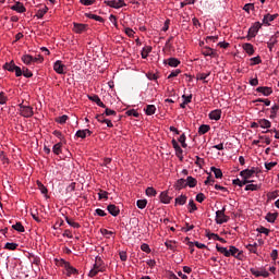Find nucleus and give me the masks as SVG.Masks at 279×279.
<instances>
[{
    "label": "nucleus",
    "mask_w": 279,
    "mask_h": 279,
    "mask_svg": "<svg viewBox=\"0 0 279 279\" xmlns=\"http://www.w3.org/2000/svg\"><path fill=\"white\" fill-rule=\"evenodd\" d=\"M65 221H66V223H68L69 226H71L72 228L78 229V228L82 227V226H80L78 222H75V221L71 220V218H69V217H65Z\"/></svg>",
    "instance_id": "obj_48"
},
{
    "label": "nucleus",
    "mask_w": 279,
    "mask_h": 279,
    "mask_svg": "<svg viewBox=\"0 0 279 279\" xmlns=\"http://www.w3.org/2000/svg\"><path fill=\"white\" fill-rule=\"evenodd\" d=\"M22 75H24V77H34V73H32L27 68L22 69Z\"/></svg>",
    "instance_id": "obj_53"
},
{
    "label": "nucleus",
    "mask_w": 279,
    "mask_h": 279,
    "mask_svg": "<svg viewBox=\"0 0 279 279\" xmlns=\"http://www.w3.org/2000/svg\"><path fill=\"white\" fill-rule=\"evenodd\" d=\"M189 210H190V213H195V210H197V205H195V201L190 199V202H189Z\"/></svg>",
    "instance_id": "obj_54"
},
{
    "label": "nucleus",
    "mask_w": 279,
    "mask_h": 279,
    "mask_svg": "<svg viewBox=\"0 0 279 279\" xmlns=\"http://www.w3.org/2000/svg\"><path fill=\"white\" fill-rule=\"evenodd\" d=\"M276 165H278V162H276V161L266 162L265 169H267V171H271L274 169V167H276Z\"/></svg>",
    "instance_id": "obj_59"
},
{
    "label": "nucleus",
    "mask_w": 279,
    "mask_h": 279,
    "mask_svg": "<svg viewBox=\"0 0 279 279\" xmlns=\"http://www.w3.org/2000/svg\"><path fill=\"white\" fill-rule=\"evenodd\" d=\"M229 256H233V258H239L241 256V252H239V248L236 246H229Z\"/></svg>",
    "instance_id": "obj_20"
},
{
    "label": "nucleus",
    "mask_w": 279,
    "mask_h": 279,
    "mask_svg": "<svg viewBox=\"0 0 279 279\" xmlns=\"http://www.w3.org/2000/svg\"><path fill=\"white\" fill-rule=\"evenodd\" d=\"M99 271H104V269H98V268H95V266H94V268L89 271V274H88V276H89V278H95V276H97V274H99Z\"/></svg>",
    "instance_id": "obj_55"
},
{
    "label": "nucleus",
    "mask_w": 279,
    "mask_h": 279,
    "mask_svg": "<svg viewBox=\"0 0 279 279\" xmlns=\"http://www.w3.org/2000/svg\"><path fill=\"white\" fill-rule=\"evenodd\" d=\"M182 99H183V102L180 104V108H186V105L191 104V100L193 99V95H190V96L183 95Z\"/></svg>",
    "instance_id": "obj_26"
},
{
    "label": "nucleus",
    "mask_w": 279,
    "mask_h": 279,
    "mask_svg": "<svg viewBox=\"0 0 279 279\" xmlns=\"http://www.w3.org/2000/svg\"><path fill=\"white\" fill-rule=\"evenodd\" d=\"M136 206L137 208H140L141 210H143L144 208H146L147 206V199H138L136 202Z\"/></svg>",
    "instance_id": "obj_49"
},
{
    "label": "nucleus",
    "mask_w": 279,
    "mask_h": 279,
    "mask_svg": "<svg viewBox=\"0 0 279 279\" xmlns=\"http://www.w3.org/2000/svg\"><path fill=\"white\" fill-rule=\"evenodd\" d=\"M171 199H173V190L161 192L160 202H162V204H169Z\"/></svg>",
    "instance_id": "obj_8"
},
{
    "label": "nucleus",
    "mask_w": 279,
    "mask_h": 279,
    "mask_svg": "<svg viewBox=\"0 0 279 279\" xmlns=\"http://www.w3.org/2000/svg\"><path fill=\"white\" fill-rule=\"evenodd\" d=\"M96 119H97V121H99V123H106L107 128H114V124H112V121H110L109 119H104V113L97 114ZM101 119H104V120H101Z\"/></svg>",
    "instance_id": "obj_19"
},
{
    "label": "nucleus",
    "mask_w": 279,
    "mask_h": 279,
    "mask_svg": "<svg viewBox=\"0 0 279 279\" xmlns=\"http://www.w3.org/2000/svg\"><path fill=\"white\" fill-rule=\"evenodd\" d=\"M186 186H190V189H195V186H197V179L193 177H187Z\"/></svg>",
    "instance_id": "obj_27"
},
{
    "label": "nucleus",
    "mask_w": 279,
    "mask_h": 279,
    "mask_svg": "<svg viewBox=\"0 0 279 279\" xmlns=\"http://www.w3.org/2000/svg\"><path fill=\"white\" fill-rule=\"evenodd\" d=\"M178 143H180L181 147H183V149H186V147H189V145L186 144V134L182 133L178 138H177Z\"/></svg>",
    "instance_id": "obj_23"
},
{
    "label": "nucleus",
    "mask_w": 279,
    "mask_h": 279,
    "mask_svg": "<svg viewBox=\"0 0 279 279\" xmlns=\"http://www.w3.org/2000/svg\"><path fill=\"white\" fill-rule=\"evenodd\" d=\"M175 186L179 189H183V186H186V180L184 179L178 180Z\"/></svg>",
    "instance_id": "obj_61"
},
{
    "label": "nucleus",
    "mask_w": 279,
    "mask_h": 279,
    "mask_svg": "<svg viewBox=\"0 0 279 279\" xmlns=\"http://www.w3.org/2000/svg\"><path fill=\"white\" fill-rule=\"evenodd\" d=\"M216 250L220 254H223V256H226L227 258H230V253H229V250L227 247H223V246H221L219 244H216Z\"/></svg>",
    "instance_id": "obj_22"
},
{
    "label": "nucleus",
    "mask_w": 279,
    "mask_h": 279,
    "mask_svg": "<svg viewBox=\"0 0 279 279\" xmlns=\"http://www.w3.org/2000/svg\"><path fill=\"white\" fill-rule=\"evenodd\" d=\"M183 151L184 150H182V147H180V145L178 144V143H175V156L179 158V159H181V160H183V156H182V154H183Z\"/></svg>",
    "instance_id": "obj_41"
},
{
    "label": "nucleus",
    "mask_w": 279,
    "mask_h": 279,
    "mask_svg": "<svg viewBox=\"0 0 279 279\" xmlns=\"http://www.w3.org/2000/svg\"><path fill=\"white\" fill-rule=\"evenodd\" d=\"M252 180H247V179H243V181H240L239 179H234L233 180V184H235L236 186L243 187L245 186V184H252Z\"/></svg>",
    "instance_id": "obj_21"
},
{
    "label": "nucleus",
    "mask_w": 279,
    "mask_h": 279,
    "mask_svg": "<svg viewBox=\"0 0 279 279\" xmlns=\"http://www.w3.org/2000/svg\"><path fill=\"white\" fill-rule=\"evenodd\" d=\"M13 230H16V232H25V227H23V223L16 222L12 226Z\"/></svg>",
    "instance_id": "obj_46"
},
{
    "label": "nucleus",
    "mask_w": 279,
    "mask_h": 279,
    "mask_svg": "<svg viewBox=\"0 0 279 279\" xmlns=\"http://www.w3.org/2000/svg\"><path fill=\"white\" fill-rule=\"evenodd\" d=\"M22 62H24V64H32V62H34V57H32V54H24L22 56Z\"/></svg>",
    "instance_id": "obj_37"
},
{
    "label": "nucleus",
    "mask_w": 279,
    "mask_h": 279,
    "mask_svg": "<svg viewBox=\"0 0 279 279\" xmlns=\"http://www.w3.org/2000/svg\"><path fill=\"white\" fill-rule=\"evenodd\" d=\"M20 114L22 117H25V119H29L31 117H34V108L20 104Z\"/></svg>",
    "instance_id": "obj_3"
},
{
    "label": "nucleus",
    "mask_w": 279,
    "mask_h": 279,
    "mask_svg": "<svg viewBox=\"0 0 279 279\" xmlns=\"http://www.w3.org/2000/svg\"><path fill=\"white\" fill-rule=\"evenodd\" d=\"M266 221H268V223H274L276 221V219H278V214H271L268 213L265 217Z\"/></svg>",
    "instance_id": "obj_34"
},
{
    "label": "nucleus",
    "mask_w": 279,
    "mask_h": 279,
    "mask_svg": "<svg viewBox=\"0 0 279 279\" xmlns=\"http://www.w3.org/2000/svg\"><path fill=\"white\" fill-rule=\"evenodd\" d=\"M104 265V260L101 257L97 256L96 262L94 264L95 269H104L101 266Z\"/></svg>",
    "instance_id": "obj_45"
},
{
    "label": "nucleus",
    "mask_w": 279,
    "mask_h": 279,
    "mask_svg": "<svg viewBox=\"0 0 279 279\" xmlns=\"http://www.w3.org/2000/svg\"><path fill=\"white\" fill-rule=\"evenodd\" d=\"M8 104V96H5V93H0V106H5Z\"/></svg>",
    "instance_id": "obj_57"
},
{
    "label": "nucleus",
    "mask_w": 279,
    "mask_h": 279,
    "mask_svg": "<svg viewBox=\"0 0 279 279\" xmlns=\"http://www.w3.org/2000/svg\"><path fill=\"white\" fill-rule=\"evenodd\" d=\"M89 101H94V104H97L100 108H106V105L101 101V98H99L98 95H92L88 96Z\"/></svg>",
    "instance_id": "obj_16"
},
{
    "label": "nucleus",
    "mask_w": 279,
    "mask_h": 279,
    "mask_svg": "<svg viewBox=\"0 0 279 279\" xmlns=\"http://www.w3.org/2000/svg\"><path fill=\"white\" fill-rule=\"evenodd\" d=\"M49 11V8L47 7H43L41 9H39L36 13L37 19H43V16H45L46 12Z\"/></svg>",
    "instance_id": "obj_40"
},
{
    "label": "nucleus",
    "mask_w": 279,
    "mask_h": 279,
    "mask_svg": "<svg viewBox=\"0 0 279 279\" xmlns=\"http://www.w3.org/2000/svg\"><path fill=\"white\" fill-rule=\"evenodd\" d=\"M203 56H210L211 58H215L217 56V52L213 50V48L206 47L202 50Z\"/></svg>",
    "instance_id": "obj_25"
},
{
    "label": "nucleus",
    "mask_w": 279,
    "mask_h": 279,
    "mask_svg": "<svg viewBox=\"0 0 279 279\" xmlns=\"http://www.w3.org/2000/svg\"><path fill=\"white\" fill-rule=\"evenodd\" d=\"M52 151L53 154H56V156H60V154H62V143L54 144L52 147Z\"/></svg>",
    "instance_id": "obj_36"
},
{
    "label": "nucleus",
    "mask_w": 279,
    "mask_h": 279,
    "mask_svg": "<svg viewBox=\"0 0 279 279\" xmlns=\"http://www.w3.org/2000/svg\"><path fill=\"white\" fill-rule=\"evenodd\" d=\"M144 110L148 117H151V114H156V106L154 105H147Z\"/></svg>",
    "instance_id": "obj_29"
},
{
    "label": "nucleus",
    "mask_w": 279,
    "mask_h": 279,
    "mask_svg": "<svg viewBox=\"0 0 279 279\" xmlns=\"http://www.w3.org/2000/svg\"><path fill=\"white\" fill-rule=\"evenodd\" d=\"M260 27H263V24H260V22H255L248 29L247 38H256Z\"/></svg>",
    "instance_id": "obj_6"
},
{
    "label": "nucleus",
    "mask_w": 279,
    "mask_h": 279,
    "mask_svg": "<svg viewBox=\"0 0 279 279\" xmlns=\"http://www.w3.org/2000/svg\"><path fill=\"white\" fill-rule=\"evenodd\" d=\"M186 195L181 194L179 197L175 198V204L179 206H184V204H186Z\"/></svg>",
    "instance_id": "obj_31"
},
{
    "label": "nucleus",
    "mask_w": 279,
    "mask_h": 279,
    "mask_svg": "<svg viewBox=\"0 0 279 279\" xmlns=\"http://www.w3.org/2000/svg\"><path fill=\"white\" fill-rule=\"evenodd\" d=\"M173 80H175V71L171 72L169 76L165 80V84L169 93L175 92V88L173 87Z\"/></svg>",
    "instance_id": "obj_4"
},
{
    "label": "nucleus",
    "mask_w": 279,
    "mask_h": 279,
    "mask_svg": "<svg viewBox=\"0 0 279 279\" xmlns=\"http://www.w3.org/2000/svg\"><path fill=\"white\" fill-rule=\"evenodd\" d=\"M146 195H147L148 197H156V195H157L156 189H154V187H147V189H146Z\"/></svg>",
    "instance_id": "obj_51"
},
{
    "label": "nucleus",
    "mask_w": 279,
    "mask_h": 279,
    "mask_svg": "<svg viewBox=\"0 0 279 279\" xmlns=\"http://www.w3.org/2000/svg\"><path fill=\"white\" fill-rule=\"evenodd\" d=\"M242 49L245 50V53H247V56H254V45L250 44V43H245L242 45Z\"/></svg>",
    "instance_id": "obj_15"
},
{
    "label": "nucleus",
    "mask_w": 279,
    "mask_h": 279,
    "mask_svg": "<svg viewBox=\"0 0 279 279\" xmlns=\"http://www.w3.org/2000/svg\"><path fill=\"white\" fill-rule=\"evenodd\" d=\"M126 114H128V117H135L136 119H138V117H140L138 112L134 109L128 110Z\"/></svg>",
    "instance_id": "obj_60"
},
{
    "label": "nucleus",
    "mask_w": 279,
    "mask_h": 279,
    "mask_svg": "<svg viewBox=\"0 0 279 279\" xmlns=\"http://www.w3.org/2000/svg\"><path fill=\"white\" fill-rule=\"evenodd\" d=\"M107 210L110 215H112V217H118L119 213H121L119 207L112 204L108 205Z\"/></svg>",
    "instance_id": "obj_13"
},
{
    "label": "nucleus",
    "mask_w": 279,
    "mask_h": 279,
    "mask_svg": "<svg viewBox=\"0 0 279 279\" xmlns=\"http://www.w3.org/2000/svg\"><path fill=\"white\" fill-rule=\"evenodd\" d=\"M102 114L104 117H117V111L106 107L105 112Z\"/></svg>",
    "instance_id": "obj_43"
},
{
    "label": "nucleus",
    "mask_w": 279,
    "mask_h": 279,
    "mask_svg": "<svg viewBox=\"0 0 279 279\" xmlns=\"http://www.w3.org/2000/svg\"><path fill=\"white\" fill-rule=\"evenodd\" d=\"M11 10H13L14 12H19V14L27 12V9L25 8V5H23V2L20 1L15 2V4L11 7Z\"/></svg>",
    "instance_id": "obj_11"
},
{
    "label": "nucleus",
    "mask_w": 279,
    "mask_h": 279,
    "mask_svg": "<svg viewBox=\"0 0 279 279\" xmlns=\"http://www.w3.org/2000/svg\"><path fill=\"white\" fill-rule=\"evenodd\" d=\"M251 66H256V64H262L263 63V59H260V56L251 58Z\"/></svg>",
    "instance_id": "obj_42"
},
{
    "label": "nucleus",
    "mask_w": 279,
    "mask_h": 279,
    "mask_svg": "<svg viewBox=\"0 0 279 279\" xmlns=\"http://www.w3.org/2000/svg\"><path fill=\"white\" fill-rule=\"evenodd\" d=\"M228 221H230V217L226 215V207L216 211V223H228Z\"/></svg>",
    "instance_id": "obj_2"
},
{
    "label": "nucleus",
    "mask_w": 279,
    "mask_h": 279,
    "mask_svg": "<svg viewBox=\"0 0 279 279\" xmlns=\"http://www.w3.org/2000/svg\"><path fill=\"white\" fill-rule=\"evenodd\" d=\"M260 185L258 184H246L244 191H259Z\"/></svg>",
    "instance_id": "obj_44"
},
{
    "label": "nucleus",
    "mask_w": 279,
    "mask_h": 279,
    "mask_svg": "<svg viewBox=\"0 0 279 279\" xmlns=\"http://www.w3.org/2000/svg\"><path fill=\"white\" fill-rule=\"evenodd\" d=\"M209 119L211 121H219V119H221V109L210 111Z\"/></svg>",
    "instance_id": "obj_14"
},
{
    "label": "nucleus",
    "mask_w": 279,
    "mask_h": 279,
    "mask_svg": "<svg viewBox=\"0 0 279 279\" xmlns=\"http://www.w3.org/2000/svg\"><path fill=\"white\" fill-rule=\"evenodd\" d=\"M210 171H213V173L215 174V178H216L217 180L223 178V172L221 171V169L216 168V167H211V168H210Z\"/></svg>",
    "instance_id": "obj_28"
},
{
    "label": "nucleus",
    "mask_w": 279,
    "mask_h": 279,
    "mask_svg": "<svg viewBox=\"0 0 279 279\" xmlns=\"http://www.w3.org/2000/svg\"><path fill=\"white\" fill-rule=\"evenodd\" d=\"M64 69H66V65L62 64V61L58 60L53 64V71L58 73L59 75H64Z\"/></svg>",
    "instance_id": "obj_10"
},
{
    "label": "nucleus",
    "mask_w": 279,
    "mask_h": 279,
    "mask_svg": "<svg viewBox=\"0 0 279 279\" xmlns=\"http://www.w3.org/2000/svg\"><path fill=\"white\" fill-rule=\"evenodd\" d=\"M88 17L93 19L94 21H98V23H104V17H101L99 15L89 14Z\"/></svg>",
    "instance_id": "obj_62"
},
{
    "label": "nucleus",
    "mask_w": 279,
    "mask_h": 279,
    "mask_svg": "<svg viewBox=\"0 0 279 279\" xmlns=\"http://www.w3.org/2000/svg\"><path fill=\"white\" fill-rule=\"evenodd\" d=\"M173 40V37H170L167 43H166V46L163 48V51L166 53H169V51H171V48L173 47V44L171 43Z\"/></svg>",
    "instance_id": "obj_39"
},
{
    "label": "nucleus",
    "mask_w": 279,
    "mask_h": 279,
    "mask_svg": "<svg viewBox=\"0 0 279 279\" xmlns=\"http://www.w3.org/2000/svg\"><path fill=\"white\" fill-rule=\"evenodd\" d=\"M257 93H262V95H264V97H269V95H271L274 93V89H271V87H267V86H259L256 88Z\"/></svg>",
    "instance_id": "obj_12"
},
{
    "label": "nucleus",
    "mask_w": 279,
    "mask_h": 279,
    "mask_svg": "<svg viewBox=\"0 0 279 279\" xmlns=\"http://www.w3.org/2000/svg\"><path fill=\"white\" fill-rule=\"evenodd\" d=\"M105 4L109 8H114V10H119V8H125V1L123 0H106Z\"/></svg>",
    "instance_id": "obj_5"
},
{
    "label": "nucleus",
    "mask_w": 279,
    "mask_h": 279,
    "mask_svg": "<svg viewBox=\"0 0 279 279\" xmlns=\"http://www.w3.org/2000/svg\"><path fill=\"white\" fill-rule=\"evenodd\" d=\"M278 110H279V105H274L271 107V110H270V119H276V117H278Z\"/></svg>",
    "instance_id": "obj_38"
},
{
    "label": "nucleus",
    "mask_w": 279,
    "mask_h": 279,
    "mask_svg": "<svg viewBox=\"0 0 279 279\" xmlns=\"http://www.w3.org/2000/svg\"><path fill=\"white\" fill-rule=\"evenodd\" d=\"M257 232H259V234H266V236H269L270 230L265 227H259L257 228Z\"/></svg>",
    "instance_id": "obj_58"
},
{
    "label": "nucleus",
    "mask_w": 279,
    "mask_h": 279,
    "mask_svg": "<svg viewBox=\"0 0 279 279\" xmlns=\"http://www.w3.org/2000/svg\"><path fill=\"white\" fill-rule=\"evenodd\" d=\"M165 245L167 250H171V252L175 250V241H166Z\"/></svg>",
    "instance_id": "obj_52"
},
{
    "label": "nucleus",
    "mask_w": 279,
    "mask_h": 279,
    "mask_svg": "<svg viewBox=\"0 0 279 279\" xmlns=\"http://www.w3.org/2000/svg\"><path fill=\"white\" fill-rule=\"evenodd\" d=\"M258 168H252V169H245V170H242L240 172V175L241 178H243V180H250V178H253L254 177V173H258Z\"/></svg>",
    "instance_id": "obj_7"
},
{
    "label": "nucleus",
    "mask_w": 279,
    "mask_h": 279,
    "mask_svg": "<svg viewBox=\"0 0 279 279\" xmlns=\"http://www.w3.org/2000/svg\"><path fill=\"white\" fill-rule=\"evenodd\" d=\"M207 77H210V72L207 73H198L196 75V80H201L204 82V84H208V81H206Z\"/></svg>",
    "instance_id": "obj_32"
},
{
    "label": "nucleus",
    "mask_w": 279,
    "mask_h": 279,
    "mask_svg": "<svg viewBox=\"0 0 279 279\" xmlns=\"http://www.w3.org/2000/svg\"><path fill=\"white\" fill-rule=\"evenodd\" d=\"M149 53H151V47L150 46L144 47L141 52L143 60H146V58H147V56H149Z\"/></svg>",
    "instance_id": "obj_33"
},
{
    "label": "nucleus",
    "mask_w": 279,
    "mask_h": 279,
    "mask_svg": "<svg viewBox=\"0 0 279 279\" xmlns=\"http://www.w3.org/2000/svg\"><path fill=\"white\" fill-rule=\"evenodd\" d=\"M37 186L43 195H47V193H49L47 187L40 181H37Z\"/></svg>",
    "instance_id": "obj_47"
},
{
    "label": "nucleus",
    "mask_w": 279,
    "mask_h": 279,
    "mask_svg": "<svg viewBox=\"0 0 279 279\" xmlns=\"http://www.w3.org/2000/svg\"><path fill=\"white\" fill-rule=\"evenodd\" d=\"M4 71H9L10 73H15V77H21L23 75V70L21 66H17L14 61L7 62L3 64Z\"/></svg>",
    "instance_id": "obj_1"
},
{
    "label": "nucleus",
    "mask_w": 279,
    "mask_h": 279,
    "mask_svg": "<svg viewBox=\"0 0 279 279\" xmlns=\"http://www.w3.org/2000/svg\"><path fill=\"white\" fill-rule=\"evenodd\" d=\"M258 123L264 130H269V128H271V122L267 119H260L258 120Z\"/></svg>",
    "instance_id": "obj_24"
},
{
    "label": "nucleus",
    "mask_w": 279,
    "mask_h": 279,
    "mask_svg": "<svg viewBox=\"0 0 279 279\" xmlns=\"http://www.w3.org/2000/svg\"><path fill=\"white\" fill-rule=\"evenodd\" d=\"M207 132H210V125L203 124L198 128V134L202 136L204 134H207Z\"/></svg>",
    "instance_id": "obj_30"
},
{
    "label": "nucleus",
    "mask_w": 279,
    "mask_h": 279,
    "mask_svg": "<svg viewBox=\"0 0 279 279\" xmlns=\"http://www.w3.org/2000/svg\"><path fill=\"white\" fill-rule=\"evenodd\" d=\"M73 32H75V34H82V32H86V24L74 23Z\"/></svg>",
    "instance_id": "obj_17"
},
{
    "label": "nucleus",
    "mask_w": 279,
    "mask_h": 279,
    "mask_svg": "<svg viewBox=\"0 0 279 279\" xmlns=\"http://www.w3.org/2000/svg\"><path fill=\"white\" fill-rule=\"evenodd\" d=\"M163 63L168 64L169 66H175V58H169L168 60H165Z\"/></svg>",
    "instance_id": "obj_63"
},
{
    "label": "nucleus",
    "mask_w": 279,
    "mask_h": 279,
    "mask_svg": "<svg viewBox=\"0 0 279 279\" xmlns=\"http://www.w3.org/2000/svg\"><path fill=\"white\" fill-rule=\"evenodd\" d=\"M16 247H19L17 243H10V242H8L4 245V250H10L11 252H14V250H16Z\"/></svg>",
    "instance_id": "obj_50"
},
{
    "label": "nucleus",
    "mask_w": 279,
    "mask_h": 279,
    "mask_svg": "<svg viewBox=\"0 0 279 279\" xmlns=\"http://www.w3.org/2000/svg\"><path fill=\"white\" fill-rule=\"evenodd\" d=\"M75 136H76L77 138H86V131H84V130H78V131L76 132Z\"/></svg>",
    "instance_id": "obj_64"
},
{
    "label": "nucleus",
    "mask_w": 279,
    "mask_h": 279,
    "mask_svg": "<svg viewBox=\"0 0 279 279\" xmlns=\"http://www.w3.org/2000/svg\"><path fill=\"white\" fill-rule=\"evenodd\" d=\"M276 19H278V14H266L263 19V24L264 25H269V23H271L272 21H276Z\"/></svg>",
    "instance_id": "obj_18"
},
{
    "label": "nucleus",
    "mask_w": 279,
    "mask_h": 279,
    "mask_svg": "<svg viewBox=\"0 0 279 279\" xmlns=\"http://www.w3.org/2000/svg\"><path fill=\"white\" fill-rule=\"evenodd\" d=\"M246 250H248V252H252V254H257L258 243L254 242L253 244H247Z\"/></svg>",
    "instance_id": "obj_35"
},
{
    "label": "nucleus",
    "mask_w": 279,
    "mask_h": 279,
    "mask_svg": "<svg viewBox=\"0 0 279 279\" xmlns=\"http://www.w3.org/2000/svg\"><path fill=\"white\" fill-rule=\"evenodd\" d=\"M61 265L68 271V276L78 274L77 269H75L73 266H71V264L69 262H65L64 259H61Z\"/></svg>",
    "instance_id": "obj_9"
},
{
    "label": "nucleus",
    "mask_w": 279,
    "mask_h": 279,
    "mask_svg": "<svg viewBox=\"0 0 279 279\" xmlns=\"http://www.w3.org/2000/svg\"><path fill=\"white\" fill-rule=\"evenodd\" d=\"M206 236H207V239H213V241H219V234H217V233H213V232H210V231H208L207 233H206Z\"/></svg>",
    "instance_id": "obj_56"
}]
</instances>
